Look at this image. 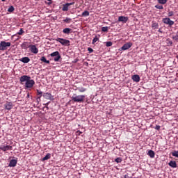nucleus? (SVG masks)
I'll use <instances>...</instances> for the list:
<instances>
[{
	"label": "nucleus",
	"mask_w": 178,
	"mask_h": 178,
	"mask_svg": "<svg viewBox=\"0 0 178 178\" xmlns=\"http://www.w3.org/2000/svg\"><path fill=\"white\" fill-rule=\"evenodd\" d=\"M168 17H172V16H175V13L173 11H168Z\"/></svg>",
	"instance_id": "cd10ccee"
},
{
	"label": "nucleus",
	"mask_w": 178,
	"mask_h": 178,
	"mask_svg": "<svg viewBox=\"0 0 178 178\" xmlns=\"http://www.w3.org/2000/svg\"><path fill=\"white\" fill-rule=\"evenodd\" d=\"M102 31H103L104 33H106V31H108V26H104L102 28Z\"/></svg>",
	"instance_id": "72a5a7b5"
},
{
	"label": "nucleus",
	"mask_w": 178,
	"mask_h": 178,
	"mask_svg": "<svg viewBox=\"0 0 178 178\" xmlns=\"http://www.w3.org/2000/svg\"><path fill=\"white\" fill-rule=\"evenodd\" d=\"M98 40H99V38L95 36L92 41V44H95L97 41H98Z\"/></svg>",
	"instance_id": "f704fd0d"
},
{
	"label": "nucleus",
	"mask_w": 178,
	"mask_h": 178,
	"mask_svg": "<svg viewBox=\"0 0 178 178\" xmlns=\"http://www.w3.org/2000/svg\"><path fill=\"white\" fill-rule=\"evenodd\" d=\"M172 156H175V158H178V151H174L172 153Z\"/></svg>",
	"instance_id": "7c9ffc66"
},
{
	"label": "nucleus",
	"mask_w": 178,
	"mask_h": 178,
	"mask_svg": "<svg viewBox=\"0 0 178 178\" xmlns=\"http://www.w3.org/2000/svg\"><path fill=\"white\" fill-rule=\"evenodd\" d=\"M63 22L65 23H70V22H72V19L70 18L67 17L66 19H63Z\"/></svg>",
	"instance_id": "473e14b6"
},
{
	"label": "nucleus",
	"mask_w": 178,
	"mask_h": 178,
	"mask_svg": "<svg viewBox=\"0 0 178 178\" xmlns=\"http://www.w3.org/2000/svg\"><path fill=\"white\" fill-rule=\"evenodd\" d=\"M127 20H129V17L124 16H120L118 17V22H122V23H127Z\"/></svg>",
	"instance_id": "4468645a"
},
{
	"label": "nucleus",
	"mask_w": 178,
	"mask_h": 178,
	"mask_svg": "<svg viewBox=\"0 0 178 178\" xmlns=\"http://www.w3.org/2000/svg\"><path fill=\"white\" fill-rule=\"evenodd\" d=\"M48 159H51V154L48 153L46 156L42 159V161H48Z\"/></svg>",
	"instance_id": "393cba45"
},
{
	"label": "nucleus",
	"mask_w": 178,
	"mask_h": 178,
	"mask_svg": "<svg viewBox=\"0 0 178 178\" xmlns=\"http://www.w3.org/2000/svg\"><path fill=\"white\" fill-rule=\"evenodd\" d=\"M56 41H57V42H60V44L64 47H70V40H69L58 38L56 39Z\"/></svg>",
	"instance_id": "7ed1b4c3"
},
{
	"label": "nucleus",
	"mask_w": 178,
	"mask_h": 178,
	"mask_svg": "<svg viewBox=\"0 0 178 178\" xmlns=\"http://www.w3.org/2000/svg\"><path fill=\"white\" fill-rule=\"evenodd\" d=\"M170 44H172V42H170Z\"/></svg>",
	"instance_id": "c03bdc74"
},
{
	"label": "nucleus",
	"mask_w": 178,
	"mask_h": 178,
	"mask_svg": "<svg viewBox=\"0 0 178 178\" xmlns=\"http://www.w3.org/2000/svg\"><path fill=\"white\" fill-rule=\"evenodd\" d=\"M82 16H83V17H87V16H90V12L88 11H84L83 13H82Z\"/></svg>",
	"instance_id": "a878e982"
},
{
	"label": "nucleus",
	"mask_w": 178,
	"mask_h": 178,
	"mask_svg": "<svg viewBox=\"0 0 178 178\" xmlns=\"http://www.w3.org/2000/svg\"><path fill=\"white\" fill-rule=\"evenodd\" d=\"M72 5H74V2L72 3H67L63 5V8L62 10L63 12H67V10H69V7Z\"/></svg>",
	"instance_id": "9d476101"
},
{
	"label": "nucleus",
	"mask_w": 178,
	"mask_h": 178,
	"mask_svg": "<svg viewBox=\"0 0 178 178\" xmlns=\"http://www.w3.org/2000/svg\"><path fill=\"white\" fill-rule=\"evenodd\" d=\"M43 97L45 99H51L52 98V95L49 92H46V93L43 94Z\"/></svg>",
	"instance_id": "f3484780"
},
{
	"label": "nucleus",
	"mask_w": 178,
	"mask_h": 178,
	"mask_svg": "<svg viewBox=\"0 0 178 178\" xmlns=\"http://www.w3.org/2000/svg\"><path fill=\"white\" fill-rule=\"evenodd\" d=\"M5 109H7V111H10L12 108H13V105H12L11 102H7L4 104Z\"/></svg>",
	"instance_id": "2eb2a0df"
},
{
	"label": "nucleus",
	"mask_w": 178,
	"mask_h": 178,
	"mask_svg": "<svg viewBox=\"0 0 178 178\" xmlns=\"http://www.w3.org/2000/svg\"><path fill=\"white\" fill-rule=\"evenodd\" d=\"M158 32L159 33H162V31H161V29H159Z\"/></svg>",
	"instance_id": "a19ab883"
},
{
	"label": "nucleus",
	"mask_w": 178,
	"mask_h": 178,
	"mask_svg": "<svg viewBox=\"0 0 178 178\" xmlns=\"http://www.w3.org/2000/svg\"><path fill=\"white\" fill-rule=\"evenodd\" d=\"M29 79H31V77H30L27 75H24L19 78V81H20L21 84H24V82L26 81V83H27V81H29Z\"/></svg>",
	"instance_id": "6e6552de"
},
{
	"label": "nucleus",
	"mask_w": 178,
	"mask_h": 178,
	"mask_svg": "<svg viewBox=\"0 0 178 178\" xmlns=\"http://www.w3.org/2000/svg\"><path fill=\"white\" fill-rule=\"evenodd\" d=\"M40 60H41L42 62H44V63H47L48 65H49V63H50L49 60H47V58H45V56L41 57Z\"/></svg>",
	"instance_id": "5701e85b"
},
{
	"label": "nucleus",
	"mask_w": 178,
	"mask_h": 178,
	"mask_svg": "<svg viewBox=\"0 0 178 178\" xmlns=\"http://www.w3.org/2000/svg\"><path fill=\"white\" fill-rule=\"evenodd\" d=\"M29 49L32 54H38V49L34 44H31Z\"/></svg>",
	"instance_id": "9b49d317"
},
{
	"label": "nucleus",
	"mask_w": 178,
	"mask_h": 178,
	"mask_svg": "<svg viewBox=\"0 0 178 178\" xmlns=\"http://www.w3.org/2000/svg\"><path fill=\"white\" fill-rule=\"evenodd\" d=\"M15 10V7H13V6H11L8 8V12H13Z\"/></svg>",
	"instance_id": "c85d7f7f"
},
{
	"label": "nucleus",
	"mask_w": 178,
	"mask_h": 178,
	"mask_svg": "<svg viewBox=\"0 0 178 178\" xmlns=\"http://www.w3.org/2000/svg\"><path fill=\"white\" fill-rule=\"evenodd\" d=\"M19 61L22 62L23 63H29V62H30V58L29 57H24L19 59Z\"/></svg>",
	"instance_id": "a211bd4d"
},
{
	"label": "nucleus",
	"mask_w": 178,
	"mask_h": 178,
	"mask_svg": "<svg viewBox=\"0 0 178 178\" xmlns=\"http://www.w3.org/2000/svg\"><path fill=\"white\" fill-rule=\"evenodd\" d=\"M155 8H156V9H163V6L156 5Z\"/></svg>",
	"instance_id": "4c0bfd02"
},
{
	"label": "nucleus",
	"mask_w": 178,
	"mask_h": 178,
	"mask_svg": "<svg viewBox=\"0 0 178 178\" xmlns=\"http://www.w3.org/2000/svg\"><path fill=\"white\" fill-rule=\"evenodd\" d=\"M34 84H35V81H34L33 79H29V81L25 83V87L26 88H33Z\"/></svg>",
	"instance_id": "39448f33"
},
{
	"label": "nucleus",
	"mask_w": 178,
	"mask_h": 178,
	"mask_svg": "<svg viewBox=\"0 0 178 178\" xmlns=\"http://www.w3.org/2000/svg\"><path fill=\"white\" fill-rule=\"evenodd\" d=\"M47 1H52V0H47Z\"/></svg>",
	"instance_id": "a18cd8bd"
},
{
	"label": "nucleus",
	"mask_w": 178,
	"mask_h": 178,
	"mask_svg": "<svg viewBox=\"0 0 178 178\" xmlns=\"http://www.w3.org/2000/svg\"><path fill=\"white\" fill-rule=\"evenodd\" d=\"M37 95H39V98H41L42 97V92L37 90Z\"/></svg>",
	"instance_id": "c756f323"
},
{
	"label": "nucleus",
	"mask_w": 178,
	"mask_h": 178,
	"mask_svg": "<svg viewBox=\"0 0 178 178\" xmlns=\"http://www.w3.org/2000/svg\"><path fill=\"white\" fill-rule=\"evenodd\" d=\"M112 45H113V43L111 41L106 42V47H112Z\"/></svg>",
	"instance_id": "c9c22d12"
},
{
	"label": "nucleus",
	"mask_w": 178,
	"mask_h": 178,
	"mask_svg": "<svg viewBox=\"0 0 178 178\" xmlns=\"http://www.w3.org/2000/svg\"><path fill=\"white\" fill-rule=\"evenodd\" d=\"M0 149L1 151H3V152H6V151H12L13 149V147L10 145H1Z\"/></svg>",
	"instance_id": "423d86ee"
},
{
	"label": "nucleus",
	"mask_w": 178,
	"mask_h": 178,
	"mask_svg": "<svg viewBox=\"0 0 178 178\" xmlns=\"http://www.w3.org/2000/svg\"><path fill=\"white\" fill-rule=\"evenodd\" d=\"M159 3H161V5H165L166 2H168V0H158Z\"/></svg>",
	"instance_id": "bb28decb"
},
{
	"label": "nucleus",
	"mask_w": 178,
	"mask_h": 178,
	"mask_svg": "<svg viewBox=\"0 0 178 178\" xmlns=\"http://www.w3.org/2000/svg\"><path fill=\"white\" fill-rule=\"evenodd\" d=\"M31 46V44H30V42H24L21 44V47L22 48V49H27V48H30Z\"/></svg>",
	"instance_id": "f8f14e48"
},
{
	"label": "nucleus",
	"mask_w": 178,
	"mask_h": 178,
	"mask_svg": "<svg viewBox=\"0 0 178 178\" xmlns=\"http://www.w3.org/2000/svg\"><path fill=\"white\" fill-rule=\"evenodd\" d=\"M12 45L10 42L1 41L0 42V51H6L9 47Z\"/></svg>",
	"instance_id": "f03ea898"
},
{
	"label": "nucleus",
	"mask_w": 178,
	"mask_h": 178,
	"mask_svg": "<svg viewBox=\"0 0 178 178\" xmlns=\"http://www.w3.org/2000/svg\"><path fill=\"white\" fill-rule=\"evenodd\" d=\"M132 80L135 81L136 83L140 82V76L138 74H135L132 76Z\"/></svg>",
	"instance_id": "dca6fc26"
},
{
	"label": "nucleus",
	"mask_w": 178,
	"mask_h": 178,
	"mask_svg": "<svg viewBox=\"0 0 178 178\" xmlns=\"http://www.w3.org/2000/svg\"><path fill=\"white\" fill-rule=\"evenodd\" d=\"M85 98H86V95H77L76 94H74L73 96L72 97V101H73L74 102L81 103V102H84Z\"/></svg>",
	"instance_id": "f257e3e1"
},
{
	"label": "nucleus",
	"mask_w": 178,
	"mask_h": 178,
	"mask_svg": "<svg viewBox=\"0 0 178 178\" xmlns=\"http://www.w3.org/2000/svg\"><path fill=\"white\" fill-rule=\"evenodd\" d=\"M162 22L165 24H168L170 26H173V24H175V22L170 20V18L169 17L163 18Z\"/></svg>",
	"instance_id": "1a4fd4ad"
},
{
	"label": "nucleus",
	"mask_w": 178,
	"mask_h": 178,
	"mask_svg": "<svg viewBox=\"0 0 178 178\" xmlns=\"http://www.w3.org/2000/svg\"><path fill=\"white\" fill-rule=\"evenodd\" d=\"M77 90L79 91V92H86V91H87V89L83 87H78Z\"/></svg>",
	"instance_id": "b1692460"
},
{
	"label": "nucleus",
	"mask_w": 178,
	"mask_h": 178,
	"mask_svg": "<svg viewBox=\"0 0 178 178\" xmlns=\"http://www.w3.org/2000/svg\"><path fill=\"white\" fill-rule=\"evenodd\" d=\"M30 97V95L28 93L27 94V98H29Z\"/></svg>",
	"instance_id": "79ce46f5"
},
{
	"label": "nucleus",
	"mask_w": 178,
	"mask_h": 178,
	"mask_svg": "<svg viewBox=\"0 0 178 178\" xmlns=\"http://www.w3.org/2000/svg\"><path fill=\"white\" fill-rule=\"evenodd\" d=\"M122 158L118 157V158L115 159V162H116L117 163H120L122 162Z\"/></svg>",
	"instance_id": "2f4dec72"
},
{
	"label": "nucleus",
	"mask_w": 178,
	"mask_h": 178,
	"mask_svg": "<svg viewBox=\"0 0 178 178\" xmlns=\"http://www.w3.org/2000/svg\"><path fill=\"white\" fill-rule=\"evenodd\" d=\"M2 1V2H5V1H6V0H1Z\"/></svg>",
	"instance_id": "37998d69"
},
{
	"label": "nucleus",
	"mask_w": 178,
	"mask_h": 178,
	"mask_svg": "<svg viewBox=\"0 0 178 178\" xmlns=\"http://www.w3.org/2000/svg\"><path fill=\"white\" fill-rule=\"evenodd\" d=\"M16 165H17V160L15 159H12L10 160L8 166L10 168H15V166H16Z\"/></svg>",
	"instance_id": "ddd939ff"
},
{
	"label": "nucleus",
	"mask_w": 178,
	"mask_h": 178,
	"mask_svg": "<svg viewBox=\"0 0 178 178\" xmlns=\"http://www.w3.org/2000/svg\"><path fill=\"white\" fill-rule=\"evenodd\" d=\"M63 33L64 34H70V33H72V29H70V28H65L63 30Z\"/></svg>",
	"instance_id": "aec40b11"
},
{
	"label": "nucleus",
	"mask_w": 178,
	"mask_h": 178,
	"mask_svg": "<svg viewBox=\"0 0 178 178\" xmlns=\"http://www.w3.org/2000/svg\"><path fill=\"white\" fill-rule=\"evenodd\" d=\"M147 155H149L150 158H155V152L153 150H149Z\"/></svg>",
	"instance_id": "412c9836"
},
{
	"label": "nucleus",
	"mask_w": 178,
	"mask_h": 178,
	"mask_svg": "<svg viewBox=\"0 0 178 178\" xmlns=\"http://www.w3.org/2000/svg\"><path fill=\"white\" fill-rule=\"evenodd\" d=\"M88 51L89 54H92V52H94V50L91 47H88Z\"/></svg>",
	"instance_id": "58836bf2"
},
{
	"label": "nucleus",
	"mask_w": 178,
	"mask_h": 178,
	"mask_svg": "<svg viewBox=\"0 0 178 178\" xmlns=\"http://www.w3.org/2000/svg\"><path fill=\"white\" fill-rule=\"evenodd\" d=\"M152 28L154 30H156V29H159V24H158V23H156V22H152Z\"/></svg>",
	"instance_id": "4be33fe9"
},
{
	"label": "nucleus",
	"mask_w": 178,
	"mask_h": 178,
	"mask_svg": "<svg viewBox=\"0 0 178 178\" xmlns=\"http://www.w3.org/2000/svg\"><path fill=\"white\" fill-rule=\"evenodd\" d=\"M154 129H155L156 130H161V126L156 125V126L154 127Z\"/></svg>",
	"instance_id": "ea45409f"
},
{
	"label": "nucleus",
	"mask_w": 178,
	"mask_h": 178,
	"mask_svg": "<svg viewBox=\"0 0 178 178\" xmlns=\"http://www.w3.org/2000/svg\"><path fill=\"white\" fill-rule=\"evenodd\" d=\"M171 168H177V163L175 161H170L168 163Z\"/></svg>",
	"instance_id": "6ab92c4d"
},
{
	"label": "nucleus",
	"mask_w": 178,
	"mask_h": 178,
	"mask_svg": "<svg viewBox=\"0 0 178 178\" xmlns=\"http://www.w3.org/2000/svg\"><path fill=\"white\" fill-rule=\"evenodd\" d=\"M24 33V31H23V29H21L17 33L18 35H22Z\"/></svg>",
	"instance_id": "e433bc0d"
},
{
	"label": "nucleus",
	"mask_w": 178,
	"mask_h": 178,
	"mask_svg": "<svg viewBox=\"0 0 178 178\" xmlns=\"http://www.w3.org/2000/svg\"><path fill=\"white\" fill-rule=\"evenodd\" d=\"M132 46H133V43L127 42L121 47V51H127V49H129V48H131Z\"/></svg>",
	"instance_id": "0eeeda50"
},
{
	"label": "nucleus",
	"mask_w": 178,
	"mask_h": 178,
	"mask_svg": "<svg viewBox=\"0 0 178 178\" xmlns=\"http://www.w3.org/2000/svg\"><path fill=\"white\" fill-rule=\"evenodd\" d=\"M50 56L52 58H54V62H59V60L60 59L61 56L59 54V51H54L50 54Z\"/></svg>",
	"instance_id": "20e7f679"
}]
</instances>
